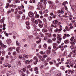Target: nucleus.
Here are the masks:
<instances>
[{
  "label": "nucleus",
  "mask_w": 76,
  "mask_h": 76,
  "mask_svg": "<svg viewBox=\"0 0 76 76\" xmlns=\"http://www.w3.org/2000/svg\"><path fill=\"white\" fill-rule=\"evenodd\" d=\"M16 45L18 47H20V44L19 43V42L18 41H16Z\"/></svg>",
  "instance_id": "b1692460"
},
{
  "label": "nucleus",
  "mask_w": 76,
  "mask_h": 76,
  "mask_svg": "<svg viewBox=\"0 0 76 76\" xmlns=\"http://www.w3.org/2000/svg\"><path fill=\"white\" fill-rule=\"evenodd\" d=\"M37 9L38 10H39L40 9H41L42 10H43L44 9V7L42 6V4L39 3V4L38 5H37Z\"/></svg>",
  "instance_id": "7ed1b4c3"
},
{
  "label": "nucleus",
  "mask_w": 76,
  "mask_h": 76,
  "mask_svg": "<svg viewBox=\"0 0 76 76\" xmlns=\"http://www.w3.org/2000/svg\"><path fill=\"white\" fill-rule=\"evenodd\" d=\"M22 19H25V15L24 14H23L22 17Z\"/></svg>",
  "instance_id": "c03bdc74"
},
{
  "label": "nucleus",
  "mask_w": 76,
  "mask_h": 76,
  "mask_svg": "<svg viewBox=\"0 0 76 76\" xmlns=\"http://www.w3.org/2000/svg\"><path fill=\"white\" fill-rule=\"evenodd\" d=\"M37 20L38 21V22H39V23H42V21L40 20L39 19H37Z\"/></svg>",
  "instance_id": "09e8293b"
},
{
  "label": "nucleus",
  "mask_w": 76,
  "mask_h": 76,
  "mask_svg": "<svg viewBox=\"0 0 76 76\" xmlns=\"http://www.w3.org/2000/svg\"><path fill=\"white\" fill-rule=\"evenodd\" d=\"M35 17L36 18H38L39 17V15L38 14H36L35 15Z\"/></svg>",
  "instance_id": "a18cd8bd"
},
{
  "label": "nucleus",
  "mask_w": 76,
  "mask_h": 76,
  "mask_svg": "<svg viewBox=\"0 0 76 76\" xmlns=\"http://www.w3.org/2000/svg\"><path fill=\"white\" fill-rule=\"evenodd\" d=\"M12 54L14 56L16 55V51L13 52L12 53Z\"/></svg>",
  "instance_id": "052dcab7"
},
{
  "label": "nucleus",
  "mask_w": 76,
  "mask_h": 76,
  "mask_svg": "<svg viewBox=\"0 0 76 76\" xmlns=\"http://www.w3.org/2000/svg\"><path fill=\"white\" fill-rule=\"evenodd\" d=\"M16 19L18 20H19L20 19V15H18L16 16Z\"/></svg>",
  "instance_id": "473e14b6"
},
{
  "label": "nucleus",
  "mask_w": 76,
  "mask_h": 76,
  "mask_svg": "<svg viewBox=\"0 0 76 76\" xmlns=\"http://www.w3.org/2000/svg\"><path fill=\"white\" fill-rule=\"evenodd\" d=\"M51 53V50H48L47 51L46 53L47 54H50V53Z\"/></svg>",
  "instance_id": "4c0bfd02"
},
{
  "label": "nucleus",
  "mask_w": 76,
  "mask_h": 76,
  "mask_svg": "<svg viewBox=\"0 0 76 76\" xmlns=\"http://www.w3.org/2000/svg\"><path fill=\"white\" fill-rule=\"evenodd\" d=\"M65 29H66V30H67V31H69L70 30V29L68 28V27L67 26H66L65 27Z\"/></svg>",
  "instance_id": "e2e57ef3"
},
{
  "label": "nucleus",
  "mask_w": 76,
  "mask_h": 76,
  "mask_svg": "<svg viewBox=\"0 0 76 76\" xmlns=\"http://www.w3.org/2000/svg\"><path fill=\"white\" fill-rule=\"evenodd\" d=\"M69 26H70V29H73V27L72 26V24L70 23L69 24Z\"/></svg>",
  "instance_id": "c756f323"
},
{
  "label": "nucleus",
  "mask_w": 76,
  "mask_h": 76,
  "mask_svg": "<svg viewBox=\"0 0 76 76\" xmlns=\"http://www.w3.org/2000/svg\"><path fill=\"white\" fill-rule=\"evenodd\" d=\"M50 60H51V58H48L46 60V61H45H45L46 62H48V61H50Z\"/></svg>",
  "instance_id": "72a5a7b5"
},
{
  "label": "nucleus",
  "mask_w": 76,
  "mask_h": 76,
  "mask_svg": "<svg viewBox=\"0 0 76 76\" xmlns=\"http://www.w3.org/2000/svg\"><path fill=\"white\" fill-rule=\"evenodd\" d=\"M71 53H72V54H74V55H76V50H73L72 51Z\"/></svg>",
  "instance_id": "393cba45"
},
{
  "label": "nucleus",
  "mask_w": 76,
  "mask_h": 76,
  "mask_svg": "<svg viewBox=\"0 0 76 76\" xmlns=\"http://www.w3.org/2000/svg\"><path fill=\"white\" fill-rule=\"evenodd\" d=\"M28 37L30 39H31V38H32L33 37V36L31 35H30L28 36Z\"/></svg>",
  "instance_id": "6e6d98bb"
},
{
  "label": "nucleus",
  "mask_w": 76,
  "mask_h": 76,
  "mask_svg": "<svg viewBox=\"0 0 76 76\" xmlns=\"http://www.w3.org/2000/svg\"><path fill=\"white\" fill-rule=\"evenodd\" d=\"M21 63L22 61H18V63L20 66H21L22 65Z\"/></svg>",
  "instance_id": "c85d7f7f"
},
{
  "label": "nucleus",
  "mask_w": 76,
  "mask_h": 76,
  "mask_svg": "<svg viewBox=\"0 0 76 76\" xmlns=\"http://www.w3.org/2000/svg\"><path fill=\"white\" fill-rule=\"evenodd\" d=\"M47 29H48L49 31L50 32H52V30L51 29V28L50 26H49L47 28Z\"/></svg>",
  "instance_id": "bb28decb"
},
{
  "label": "nucleus",
  "mask_w": 76,
  "mask_h": 76,
  "mask_svg": "<svg viewBox=\"0 0 76 76\" xmlns=\"http://www.w3.org/2000/svg\"><path fill=\"white\" fill-rule=\"evenodd\" d=\"M43 58H44V60H45V58H47V55H44L43 56Z\"/></svg>",
  "instance_id": "bf43d9fd"
},
{
  "label": "nucleus",
  "mask_w": 76,
  "mask_h": 76,
  "mask_svg": "<svg viewBox=\"0 0 76 76\" xmlns=\"http://www.w3.org/2000/svg\"><path fill=\"white\" fill-rule=\"evenodd\" d=\"M53 22L55 25H57L58 23V21L57 20H54L53 21Z\"/></svg>",
  "instance_id": "5701e85b"
},
{
  "label": "nucleus",
  "mask_w": 76,
  "mask_h": 76,
  "mask_svg": "<svg viewBox=\"0 0 76 76\" xmlns=\"http://www.w3.org/2000/svg\"><path fill=\"white\" fill-rule=\"evenodd\" d=\"M12 48L11 47H10V48H9L7 49V50L8 51H12Z\"/></svg>",
  "instance_id": "cd10ccee"
},
{
  "label": "nucleus",
  "mask_w": 76,
  "mask_h": 76,
  "mask_svg": "<svg viewBox=\"0 0 76 76\" xmlns=\"http://www.w3.org/2000/svg\"><path fill=\"white\" fill-rule=\"evenodd\" d=\"M20 47L18 46L16 49V51H17L18 53L19 52V50H20Z\"/></svg>",
  "instance_id": "412c9836"
},
{
  "label": "nucleus",
  "mask_w": 76,
  "mask_h": 76,
  "mask_svg": "<svg viewBox=\"0 0 76 76\" xmlns=\"http://www.w3.org/2000/svg\"><path fill=\"white\" fill-rule=\"evenodd\" d=\"M25 64H30L31 63V62L30 61L28 60H26L25 61Z\"/></svg>",
  "instance_id": "aec40b11"
},
{
  "label": "nucleus",
  "mask_w": 76,
  "mask_h": 76,
  "mask_svg": "<svg viewBox=\"0 0 76 76\" xmlns=\"http://www.w3.org/2000/svg\"><path fill=\"white\" fill-rule=\"evenodd\" d=\"M39 26L40 28H42L43 27V25H42L41 23H39Z\"/></svg>",
  "instance_id": "79ce46f5"
},
{
  "label": "nucleus",
  "mask_w": 76,
  "mask_h": 76,
  "mask_svg": "<svg viewBox=\"0 0 76 76\" xmlns=\"http://www.w3.org/2000/svg\"><path fill=\"white\" fill-rule=\"evenodd\" d=\"M34 70L36 72V74H38V68L37 67H35L34 69Z\"/></svg>",
  "instance_id": "a211bd4d"
},
{
  "label": "nucleus",
  "mask_w": 76,
  "mask_h": 76,
  "mask_svg": "<svg viewBox=\"0 0 76 76\" xmlns=\"http://www.w3.org/2000/svg\"><path fill=\"white\" fill-rule=\"evenodd\" d=\"M34 31L33 32V34L34 35H37V34L38 33H37V31H37V28H36V27H35L34 28Z\"/></svg>",
  "instance_id": "9b49d317"
},
{
  "label": "nucleus",
  "mask_w": 76,
  "mask_h": 76,
  "mask_svg": "<svg viewBox=\"0 0 76 76\" xmlns=\"http://www.w3.org/2000/svg\"><path fill=\"white\" fill-rule=\"evenodd\" d=\"M62 26H61V25H60V26H59V28H60V29H59L60 30H59V31H61V30H62Z\"/></svg>",
  "instance_id": "680f3d73"
},
{
  "label": "nucleus",
  "mask_w": 76,
  "mask_h": 76,
  "mask_svg": "<svg viewBox=\"0 0 76 76\" xmlns=\"http://www.w3.org/2000/svg\"><path fill=\"white\" fill-rule=\"evenodd\" d=\"M48 42L50 44H51V43H52V40L51 39H49L48 40Z\"/></svg>",
  "instance_id": "864d4df0"
},
{
  "label": "nucleus",
  "mask_w": 76,
  "mask_h": 76,
  "mask_svg": "<svg viewBox=\"0 0 76 76\" xmlns=\"http://www.w3.org/2000/svg\"><path fill=\"white\" fill-rule=\"evenodd\" d=\"M48 12V10L47 9L45 10L44 11H43V14L44 13H47Z\"/></svg>",
  "instance_id": "7c9ffc66"
},
{
  "label": "nucleus",
  "mask_w": 76,
  "mask_h": 76,
  "mask_svg": "<svg viewBox=\"0 0 76 76\" xmlns=\"http://www.w3.org/2000/svg\"><path fill=\"white\" fill-rule=\"evenodd\" d=\"M0 45L1 47H3V48H6V47H7L6 45H4V44L2 43V41L1 40H0Z\"/></svg>",
  "instance_id": "0eeeda50"
},
{
  "label": "nucleus",
  "mask_w": 76,
  "mask_h": 76,
  "mask_svg": "<svg viewBox=\"0 0 76 76\" xmlns=\"http://www.w3.org/2000/svg\"><path fill=\"white\" fill-rule=\"evenodd\" d=\"M34 14L32 12H30L28 13V16L29 17H32L34 16Z\"/></svg>",
  "instance_id": "ddd939ff"
},
{
  "label": "nucleus",
  "mask_w": 76,
  "mask_h": 76,
  "mask_svg": "<svg viewBox=\"0 0 76 76\" xmlns=\"http://www.w3.org/2000/svg\"><path fill=\"white\" fill-rule=\"evenodd\" d=\"M48 16V15L47 14H45L44 15V17L45 18H47Z\"/></svg>",
  "instance_id": "8fccbe9b"
},
{
  "label": "nucleus",
  "mask_w": 76,
  "mask_h": 76,
  "mask_svg": "<svg viewBox=\"0 0 76 76\" xmlns=\"http://www.w3.org/2000/svg\"><path fill=\"white\" fill-rule=\"evenodd\" d=\"M60 67L61 70H64V66H61Z\"/></svg>",
  "instance_id": "e433bc0d"
},
{
  "label": "nucleus",
  "mask_w": 76,
  "mask_h": 76,
  "mask_svg": "<svg viewBox=\"0 0 76 76\" xmlns=\"http://www.w3.org/2000/svg\"><path fill=\"white\" fill-rule=\"evenodd\" d=\"M39 54H45V52H43V51H41L39 53Z\"/></svg>",
  "instance_id": "58836bf2"
},
{
  "label": "nucleus",
  "mask_w": 76,
  "mask_h": 76,
  "mask_svg": "<svg viewBox=\"0 0 76 76\" xmlns=\"http://www.w3.org/2000/svg\"><path fill=\"white\" fill-rule=\"evenodd\" d=\"M68 4V2L67 1H65L64 2H63L62 4V5L65 8V9L66 10H67V6L66 4Z\"/></svg>",
  "instance_id": "f03ea898"
},
{
  "label": "nucleus",
  "mask_w": 76,
  "mask_h": 76,
  "mask_svg": "<svg viewBox=\"0 0 76 76\" xmlns=\"http://www.w3.org/2000/svg\"><path fill=\"white\" fill-rule=\"evenodd\" d=\"M43 22H47V20L46 19H45V18H43Z\"/></svg>",
  "instance_id": "603ef678"
},
{
  "label": "nucleus",
  "mask_w": 76,
  "mask_h": 76,
  "mask_svg": "<svg viewBox=\"0 0 76 76\" xmlns=\"http://www.w3.org/2000/svg\"><path fill=\"white\" fill-rule=\"evenodd\" d=\"M53 46H57V44L56 43H53Z\"/></svg>",
  "instance_id": "de8ad7c7"
},
{
  "label": "nucleus",
  "mask_w": 76,
  "mask_h": 76,
  "mask_svg": "<svg viewBox=\"0 0 76 76\" xmlns=\"http://www.w3.org/2000/svg\"><path fill=\"white\" fill-rule=\"evenodd\" d=\"M2 54L3 55H4V54H5V51H2Z\"/></svg>",
  "instance_id": "774afa93"
},
{
  "label": "nucleus",
  "mask_w": 76,
  "mask_h": 76,
  "mask_svg": "<svg viewBox=\"0 0 76 76\" xmlns=\"http://www.w3.org/2000/svg\"><path fill=\"white\" fill-rule=\"evenodd\" d=\"M26 25H29V22L28 21H27L26 22Z\"/></svg>",
  "instance_id": "3c124183"
},
{
  "label": "nucleus",
  "mask_w": 76,
  "mask_h": 76,
  "mask_svg": "<svg viewBox=\"0 0 76 76\" xmlns=\"http://www.w3.org/2000/svg\"><path fill=\"white\" fill-rule=\"evenodd\" d=\"M70 35L69 34H64V37H63V39H65L66 38V37H70Z\"/></svg>",
  "instance_id": "4468645a"
},
{
  "label": "nucleus",
  "mask_w": 76,
  "mask_h": 76,
  "mask_svg": "<svg viewBox=\"0 0 76 76\" xmlns=\"http://www.w3.org/2000/svg\"><path fill=\"white\" fill-rule=\"evenodd\" d=\"M27 67H29V70L31 72H32V68L31 67H29V66H28Z\"/></svg>",
  "instance_id": "49530a36"
},
{
  "label": "nucleus",
  "mask_w": 76,
  "mask_h": 76,
  "mask_svg": "<svg viewBox=\"0 0 76 76\" xmlns=\"http://www.w3.org/2000/svg\"><path fill=\"white\" fill-rule=\"evenodd\" d=\"M48 3H49V4H53V2L51 1H48Z\"/></svg>",
  "instance_id": "37998d69"
},
{
  "label": "nucleus",
  "mask_w": 76,
  "mask_h": 76,
  "mask_svg": "<svg viewBox=\"0 0 76 76\" xmlns=\"http://www.w3.org/2000/svg\"><path fill=\"white\" fill-rule=\"evenodd\" d=\"M26 75H25V74L22 73L20 75V76H25Z\"/></svg>",
  "instance_id": "338daca9"
},
{
  "label": "nucleus",
  "mask_w": 76,
  "mask_h": 76,
  "mask_svg": "<svg viewBox=\"0 0 76 76\" xmlns=\"http://www.w3.org/2000/svg\"><path fill=\"white\" fill-rule=\"evenodd\" d=\"M42 31L43 33H45L48 32V30L46 28H43L42 29Z\"/></svg>",
  "instance_id": "f3484780"
},
{
  "label": "nucleus",
  "mask_w": 76,
  "mask_h": 76,
  "mask_svg": "<svg viewBox=\"0 0 76 76\" xmlns=\"http://www.w3.org/2000/svg\"><path fill=\"white\" fill-rule=\"evenodd\" d=\"M70 48H71V50H73V48H74V46H73V45H71L70 46Z\"/></svg>",
  "instance_id": "0e129e2a"
},
{
  "label": "nucleus",
  "mask_w": 76,
  "mask_h": 76,
  "mask_svg": "<svg viewBox=\"0 0 76 76\" xmlns=\"http://www.w3.org/2000/svg\"><path fill=\"white\" fill-rule=\"evenodd\" d=\"M72 10L75 12H76V5L72 6L71 7Z\"/></svg>",
  "instance_id": "9d476101"
},
{
  "label": "nucleus",
  "mask_w": 76,
  "mask_h": 76,
  "mask_svg": "<svg viewBox=\"0 0 76 76\" xmlns=\"http://www.w3.org/2000/svg\"><path fill=\"white\" fill-rule=\"evenodd\" d=\"M43 47L44 48H47V45L46 43H44L43 45Z\"/></svg>",
  "instance_id": "a19ab883"
},
{
  "label": "nucleus",
  "mask_w": 76,
  "mask_h": 76,
  "mask_svg": "<svg viewBox=\"0 0 76 76\" xmlns=\"http://www.w3.org/2000/svg\"><path fill=\"white\" fill-rule=\"evenodd\" d=\"M63 45H64V43H62L61 45L59 46L58 48H61V47H63Z\"/></svg>",
  "instance_id": "f704fd0d"
},
{
  "label": "nucleus",
  "mask_w": 76,
  "mask_h": 76,
  "mask_svg": "<svg viewBox=\"0 0 76 76\" xmlns=\"http://www.w3.org/2000/svg\"><path fill=\"white\" fill-rule=\"evenodd\" d=\"M28 39V38H26L25 39H22V41L23 42H25Z\"/></svg>",
  "instance_id": "ea45409f"
},
{
  "label": "nucleus",
  "mask_w": 76,
  "mask_h": 76,
  "mask_svg": "<svg viewBox=\"0 0 76 76\" xmlns=\"http://www.w3.org/2000/svg\"><path fill=\"white\" fill-rule=\"evenodd\" d=\"M54 31L55 32H59L60 31H60V29L58 28H56V29L54 30Z\"/></svg>",
  "instance_id": "4be33fe9"
},
{
  "label": "nucleus",
  "mask_w": 76,
  "mask_h": 76,
  "mask_svg": "<svg viewBox=\"0 0 76 76\" xmlns=\"http://www.w3.org/2000/svg\"><path fill=\"white\" fill-rule=\"evenodd\" d=\"M40 35H41V37L42 38H44V39L45 41H47V36H44V35L43 34H42V33H39Z\"/></svg>",
  "instance_id": "20e7f679"
},
{
  "label": "nucleus",
  "mask_w": 76,
  "mask_h": 76,
  "mask_svg": "<svg viewBox=\"0 0 76 76\" xmlns=\"http://www.w3.org/2000/svg\"><path fill=\"white\" fill-rule=\"evenodd\" d=\"M34 23L35 25H38V19L35 20Z\"/></svg>",
  "instance_id": "2f4dec72"
},
{
  "label": "nucleus",
  "mask_w": 76,
  "mask_h": 76,
  "mask_svg": "<svg viewBox=\"0 0 76 76\" xmlns=\"http://www.w3.org/2000/svg\"><path fill=\"white\" fill-rule=\"evenodd\" d=\"M3 65L4 66V67H7V66L9 65V64H8V63H5L3 64Z\"/></svg>",
  "instance_id": "c9c22d12"
},
{
  "label": "nucleus",
  "mask_w": 76,
  "mask_h": 76,
  "mask_svg": "<svg viewBox=\"0 0 76 76\" xmlns=\"http://www.w3.org/2000/svg\"><path fill=\"white\" fill-rule=\"evenodd\" d=\"M24 57H25V55L23 54H22L19 56V58L20 59H22V60L24 61L26 59L25 58H24Z\"/></svg>",
  "instance_id": "423d86ee"
},
{
  "label": "nucleus",
  "mask_w": 76,
  "mask_h": 76,
  "mask_svg": "<svg viewBox=\"0 0 76 76\" xmlns=\"http://www.w3.org/2000/svg\"><path fill=\"white\" fill-rule=\"evenodd\" d=\"M59 48H56V47L55 46H53V49H54V51H56V50H58V49Z\"/></svg>",
  "instance_id": "a878e982"
},
{
  "label": "nucleus",
  "mask_w": 76,
  "mask_h": 76,
  "mask_svg": "<svg viewBox=\"0 0 76 76\" xmlns=\"http://www.w3.org/2000/svg\"><path fill=\"white\" fill-rule=\"evenodd\" d=\"M18 9L19 10H22V7H21V6H19L18 7Z\"/></svg>",
  "instance_id": "5fc2aeb1"
},
{
  "label": "nucleus",
  "mask_w": 76,
  "mask_h": 76,
  "mask_svg": "<svg viewBox=\"0 0 76 76\" xmlns=\"http://www.w3.org/2000/svg\"><path fill=\"white\" fill-rule=\"evenodd\" d=\"M50 7L52 9L53 8V9H56V5L55 4H52L50 6Z\"/></svg>",
  "instance_id": "2eb2a0df"
},
{
  "label": "nucleus",
  "mask_w": 76,
  "mask_h": 76,
  "mask_svg": "<svg viewBox=\"0 0 76 76\" xmlns=\"http://www.w3.org/2000/svg\"><path fill=\"white\" fill-rule=\"evenodd\" d=\"M26 28L27 29H29L30 28V26H29V25H28L27 26H26Z\"/></svg>",
  "instance_id": "4d7b16f0"
},
{
  "label": "nucleus",
  "mask_w": 76,
  "mask_h": 76,
  "mask_svg": "<svg viewBox=\"0 0 76 76\" xmlns=\"http://www.w3.org/2000/svg\"><path fill=\"white\" fill-rule=\"evenodd\" d=\"M39 60H40V61H44V59L43 57V56L40 55L39 56Z\"/></svg>",
  "instance_id": "f8f14e48"
},
{
  "label": "nucleus",
  "mask_w": 76,
  "mask_h": 76,
  "mask_svg": "<svg viewBox=\"0 0 76 76\" xmlns=\"http://www.w3.org/2000/svg\"><path fill=\"white\" fill-rule=\"evenodd\" d=\"M7 42L8 44H10L11 43V42H12V40L10 39H8L7 40Z\"/></svg>",
  "instance_id": "6ab92c4d"
},
{
  "label": "nucleus",
  "mask_w": 76,
  "mask_h": 76,
  "mask_svg": "<svg viewBox=\"0 0 76 76\" xmlns=\"http://www.w3.org/2000/svg\"><path fill=\"white\" fill-rule=\"evenodd\" d=\"M71 22L74 24V26H76V20H71Z\"/></svg>",
  "instance_id": "dca6fc26"
},
{
  "label": "nucleus",
  "mask_w": 76,
  "mask_h": 76,
  "mask_svg": "<svg viewBox=\"0 0 76 76\" xmlns=\"http://www.w3.org/2000/svg\"><path fill=\"white\" fill-rule=\"evenodd\" d=\"M71 54H72V52H70V54L68 55V58L69 57L70 58V60H68L67 61H69V63H73V64H74L75 63V61H74L73 60V59L72 58V55Z\"/></svg>",
  "instance_id": "f257e3e1"
},
{
  "label": "nucleus",
  "mask_w": 76,
  "mask_h": 76,
  "mask_svg": "<svg viewBox=\"0 0 76 76\" xmlns=\"http://www.w3.org/2000/svg\"><path fill=\"white\" fill-rule=\"evenodd\" d=\"M57 39L59 41H61V34H57Z\"/></svg>",
  "instance_id": "39448f33"
},
{
  "label": "nucleus",
  "mask_w": 76,
  "mask_h": 76,
  "mask_svg": "<svg viewBox=\"0 0 76 76\" xmlns=\"http://www.w3.org/2000/svg\"><path fill=\"white\" fill-rule=\"evenodd\" d=\"M0 22L1 23H4V20L3 19H1L0 20Z\"/></svg>",
  "instance_id": "69168bd1"
},
{
  "label": "nucleus",
  "mask_w": 76,
  "mask_h": 76,
  "mask_svg": "<svg viewBox=\"0 0 76 76\" xmlns=\"http://www.w3.org/2000/svg\"><path fill=\"white\" fill-rule=\"evenodd\" d=\"M58 13H62V14H63L64 13V11H60V10H58L57 12L56 11H55V15H57Z\"/></svg>",
  "instance_id": "6e6552de"
},
{
  "label": "nucleus",
  "mask_w": 76,
  "mask_h": 76,
  "mask_svg": "<svg viewBox=\"0 0 76 76\" xmlns=\"http://www.w3.org/2000/svg\"><path fill=\"white\" fill-rule=\"evenodd\" d=\"M64 42H65V44H67V43H69V41L68 40H66L64 41Z\"/></svg>",
  "instance_id": "13d9d810"
},
{
  "label": "nucleus",
  "mask_w": 76,
  "mask_h": 76,
  "mask_svg": "<svg viewBox=\"0 0 76 76\" xmlns=\"http://www.w3.org/2000/svg\"><path fill=\"white\" fill-rule=\"evenodd\" d=\"M33 59L36 60V61L34 63V64H37V62L38 61V58H37L36 56H35L34 57Z\"/></svg>",
  "instance_id": "1a4fd4ad"
}]
</instances>
